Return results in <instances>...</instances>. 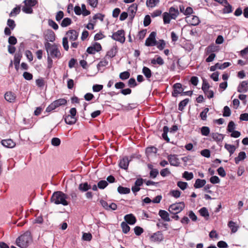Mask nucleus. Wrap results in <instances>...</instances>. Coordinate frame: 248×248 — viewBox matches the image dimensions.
Instances as JSON below:
<instances>
[{
    "mask_svg": "<svg viewBox=\"0 0 248 248\" xmlns=\"http://www.w3.org/2000/svg\"><path fill=\"white\" fill-rule=\"evenodd\" d=\"M210 86L209 83L207 82L205 78L202 79V90L203 92L205 94L207 93V92L208 91Z\"/></svg>",
    "mask_w": 248,
    "mask_h": 248,
    "instance_id": "bb28decb",
    "label": "nucleus"
},
{
    "mask_svg": "<svg viewBox=\"0 0 248 248\" xmlns=\"http://www.w3.org/2000/svg\"><path fill=\"white\" fill-rule=\"evenodd\" d=\"M167 158L170 165L178 167L179 166V159L176 155H170L167 156Z\"/></svg>",
    "mask_w": 248,
    "mask_h": 248,
    "instance_id": "2eb2a0df",
    "label": "nucleus"
},
{
    "mask_svg": "<svg viewBox=\"0 0 248 248\" xmlns=\"http://www.w3.org/2000/svg\"><path fill=\"white\" fill-rule=\"evenodd\" d=\"M156 33L155 31H152L146 39L145 45L147 46H153L157 45V41L155 39Z\"/></svg>",
    "mask_w": 248,
    "mask_h": 248,
    "instance_id": "1a4fd4ad",
    "label": "nucleus"
},
{
    "mask_svg": "<svg viewBox=\"0 0 248 248\" xmlns=\"http://www.w3.org/2000/svg\"><path fill=\"white\" fill-rule=\"evenodd\" d=\"M178 128L177 125H173V126L169 128L167 126L165 125L164 126L163 128V133L162 134V137L166 140L167 142H170V139L168 136V133L170 134H174L177 130Z\"/></svg>",
    "mask_w": 248,
    "mask_h": 248,
    "instance_id": "423d86ee",
    "label": "nucleus"
},
{
    "mask_svg": "<svg viewBox=\"0 0 248 248\" xmlns=\"http://www.w3.org/2000/svg\"><path fill=\"white\" fill-rule=\"evenodd\" d=\"M22 10L24 13L26 14H30L33 13L32 7L25 4L23 6Z\"/></svg>",
    "mask_w": 248,
    "mask_h": 248,
    "instance_id": "49530a36",
    "label": "nucleus"
},
{
    "mask_svg": "<svg viewBox=\"0 0 248 248\" xmlns=\"http://www.w3.org/2000/svg\"><path fill=\"white\" fill-rule=\"evenodd\" d=\"M228 226L231 229L232 233L236 232L239 228V226L233 221H230L228 222Z\"/></svg>",
    "mask_w": 248,
    "mask_h": 248,
    "instance_id": "c85d7f7f",
    "label": "nucleus"
},
{
    "mask_svg": "<svg viewBox=\"0 0 248 248\" xmlns=\"http://www.w3.org/2000/svg\"><path fill=\"white\" fill-rule=\"evenodd\" d=\"M237 91L238 93H247L248 91V80L243 81L237 87Z\"/></svg>",
    "mask_w": 248,
    "mask_h": 248,
    "instance_id": "dca6fc26",
    "label": "nucleus"
},
{
    "mask_svg": "<svg viewBox=\"0 0 248 248\" xmlns=\"http://www.w3.org/2000/svg\"><path fill=\"white\" fill-rule=\"evenodd\" d=\"M193 173L191 172H189L187 171H185L183 173V177L186 179V180H190L193 178Z\"/></svg>",
    "mask_w": 248,
    "mask_h": 248,
    "instance_id": "79ce46f5",
    "label": "nucleus"
},
{
    "mask_svg": "<svg viewBox=\"0 0 248 248\" xmlns=\"http://www.w3.org/2000/svg\"><path fill=\"white\" fill-rule=\"evenodd\" d=\"M142 72L148 80H149V78L152 76V72L151 69L146 66H143Z\"/></svg>",
    "mask_w": 248,
    "mask_h": 248,
    "instance_id": "393cba45",
    "label": "nucleus"
},
{
    "mask_svg": "<svg viewBox=\"0 0 248 248\" xmlns=\"http://www.w3.org/2000/svg\"><path fill=\"white\" fill-rule=\"evenodd\" d=\"M121 226L122 231L124 233H127L129 232L130 228L125 222H122L121 223Z\"/></svg>",
    "mask_w": 248,
    "mask_h": 248,
    "instance_id": "a19ab883",
    "label": "nucleus"
},
{
    "mask_svg": "<svg viewBox=\"0 0 248 248\" xmlns=\"http://www.w3.org/2000/svg\"><path fill=\"white\" fill-rule=\"evenodd\" d=\"M218 50V46L214 45H211L208 46L206 49V53L207 54L217 52Z\"/></svg>",
    "mask_w": 248,
    "mask_h": 248,
    "instance_id": "b1692460",
    "label": "nucleus"
},
{
    "mask_svg": "<svg viewBox=\"0 0 248 248\" xmlns=\"http://www.w3.org/2000/svg\"><path fill=\"white\" fill-rule=\"evenodd\" d=\"M210 133V129L207 126H203L201 128V133L203 136H207Z\"/></svg>",
    "mask_w": 248,
    "mask_h": 248,
    "instance_id": "0e129e2a",
    "label": "nucleus"
},
{
    "mask_svg": "<svg viewBox=\"0 0 248 248\" xmlns=\"http://www.w3.org/2000/svg\"><path fill=\"white\" fill-rule=\"evenodd\" d=\"M231 111L229 107L226 106L223 108V116L224 117H229L231 115Z\"/></svg>",
    "mask_w": 248,
    "mask_h": 248,
    "instance_id": "864d4df0",
    "label": "nucleus"
},
{
    "mask_svg": "<svg viewBox=\"0 0 248 248\" xmlns=\"http://www.w3.org/2000/svg\"><path fill=\"white\" fill-rule=\"evenodd\" d=\"M225 148L229 152L230 155H232L236 150L234 145L226 143L224 146Z\"/></svg>",
    "mask_w": 248,
    "mask_h": 248,
    "instance_id": "e433bc0d",
    "label": "nucleus"
},
{
    "mask_svg": "<svg viewBox=\"0 0 248 248\" xmlns=\"http://www.w3.org/2000/svg\"><path fill=\"white\" fill-rule=\"evenodd\" d=\"M163 239V234L161 231H157L150 236V240L153 242L160 243Z\"/></svg>",
    "mask_w": 248,
    "mask_h": 248,
    "instance_id": "ddd939ff",
    "label": "nucleus"
},
{
    "mask_svg": "<svg viewBox=\"0 0 248 248\" xmlns=\"http://www.w3.org/2000/svg\"><path fill=\"white\" fill-rule=\"evenodd\" d=\"M185 205L183 202L171 204L169 207V212L173 215L177 214L185 208Z\"/></svg>",
    "mask_w": 248,
    "mask_h": 248,
    "instance_id": "39448f33",
    "label": "nucleus"
},
{
    "mask_svg": "<svg viewBox=\"0 0 248 248\" xmlns=\"http://www.w3.org/2000/svg\"><path fill=\"white\" fill-rule=\"evenodd\" d=\"M157 47L160 50H163L166 46V43L163 39H160L158 42L157 41Z\"/></svg>",
    "mask_w": 248,
    "mask_h": 248,
    "instance_id": "de8ad7c7",
    "label": "nucleus"
},
{
    "mask_svg": "<svg viewBox=\"0 0 248 248\" xmlns=\"http://www.w3.org/2000/svg\"><path fill=\"white\" fill-rule=\"evenodd\" d=\"M206 181L204 179H197L194 185L195 188H200L205 186Z\"/></svg>",
    "mask_w": 248,
    "mask_h": 248,
    "instance_id": "a878e982",
    "label": "nucleus"
},
{
    "mask_svg": "<svg viewBox=\"0 0 248 248\" xmlns=\"http://www.w3.org/2000/svg\"><path fill=\"white\" fill-rule=\"evenodd\" d=\"M138 9V5L136 3H133L128 8L129 15H135Z\"/></svg>",
    "mask_w": 248,
    "mask_h": 248,
    "instance_id": "58836bf2",
    "label": "nucleus"
},
{
    "mask_svg": "<svg viewBox=\"0 0 248 248\" xmlns=\"http://www.w3.org/2000/svg\"><path fill=\"white\" fill-rule=\"evenodd\" d=\"M224 136L223 134L217 133L212 134V138L217 142H221L223 140Z\"/></svg>",
    "mask_w": 248,
    "mask_h": 248,
    "instance_id": "c9c22d12",
    "label": "nucleus"
},
{
    "mask_svg": "<svg viewBox=\"0 0 248 248\" xmlns=\"http://www.w3.org/2000/svg\"><path fill=\"white\" fill-rule=\"evenodd\" d=\"M124 219L125 222L129 225H134L137 221L136 217L132 214L126 215L124 217Z\"/></svg>",
    "mask_w": 248,
    "mask_h": 248,
    "instance_id": "f3484780",
    "label": "nucleus"
},
{
    "mask_svg": "<svg viewBox=\"0 0 248 248\" xmlns=\"http://www.w3.org/2000/svg\"><path fill=\"white\" fill-rule=\"evenodd\" d=\"M181 192L179 190H172L170 191V194L175 198L180 197Z\"/></svg>",
    "mask_w": 248,
    "mask_h": 248,
    "instance_id": "680f3d73",
    "label": "nucleus"
},
{
    "mask_svg": "<svg viewBox=\"0 0 248 248\" xmlns=\"http://www.w3.org/2000/svg\"><path fill=\"white\" fill-rule=\"evenodd\" d=\"M4 98L9 102H14L16 98V94L12 92H8L5 93Z\"/></svg>",
    "mask_w": 248,
    "mask_h": 248,
    "instance_id": "6ab92c4d",
    "label": "nucleus"
},
{
    "mask_svg": "<svg viewBox=\"0 0 248 248\" xmlns=\"http://www.w3.org/2000/svg\"><path fill=\"white\" fill-rule=\"evenodd\" d=\"M44 45L47 54H49L50 56L53 58H57L59 59L61 58V53L56 44L51 45L49 42H46Z\"/></svg>",
    "mask_w": 248,
    "mask_h": 248,
    "instance_id": "7ed1b4c3",
    "label": "nucleus"
},
{
    "mask_svg": "<svg viewBox=\"0 0 248 248\" xmlns=\"http://www.w3.org/2000/svg\"><path fill=\"white\" fill-rule=\"evenodd\" d=\"M158 215L161 217V218L164 221H170V219L169 217V214L166 211L160 210L159 211Z\"/></svg>",
    "mask_w": 248,
    "mask_h": 248,
    "instance_id": "412c9836",
    "label": "nucleus"
},
{
    "mask_svg": "<svg viewBox=\"0 0 248 248\" xmlns=\"http://www.w3.org/2000/svg\"><path fill=\"white\" fill-rule=\"evenodd\" d=\"M70 34L69 36V39L71 41H76L77 40L78 36V32L75 30H70L66 32V34Z\"/></svg>",
    "mask_w": 248,
    "mask_h": 248,
    "instance_id": "aec40b11",
    "label": "nucleus"
},
{
    "mask_svg": "<svg viewBox=\"0 0 248 248\" xmlns=\"http://www.w3.org/2000/svg\"><path fill=\"white\" fill-rule=\"evenodd\" d=\"M52 103L57 108L61 106L65 105L67 104V100L64 98H60L53 101Z\"/></svg>",
    "mask_w": 248,
    "mask_h": 248,
    "instance_id": "c756f323",
    "label": "nucleus"
},
{
    "mask_svg": "<svg viewBox=\"0 0 248 248\" xmlns=\"http://www.w3.org/2000/svg\"><path fill=\"white\" fill-rule=\"evenodd\" d=\"M67 196L62 191H57L54 192L50 199L52 202L56 204H61L64 206L68 205L69 203L66 201Z\"/></svg>",
    "mask_w": 248,
    "mask_h": 248,
    "instance_id": "f03ea898",
    "label": "nucleus"
},
{
    "mask_svg": "<svg viewBox=\"0 0 248 248\" xmlns=\"http://www.w3.org/2000/svg\"><path fill=\"white\" fill-rule=\"evenodd\" d=\"M200 215L203 217H204L206 218H208L209 217V214L208 211V210L206 207H202L200 209L199 211Z\"/></svg>",
    "mask_w": 248,
    "mask_h": 248,
    "instance_id": "ea45409f",
    "label": "nucleus"
},
{
    "mask_svg": "<svg viewBox=\"0 0 248 248\" xmlns=\"http://www.w3.org/2000/svg\"><path fill=\"white\" fill-rule=\"evenodd\" d=\"M231 63L229 62H225L222 64H220L218 62L216 63L214 65L211 66L210 67V70L211 71H215L217 69L223 70L230 66Z\"/></svg>",
    "mask_w": 248,
    "mask_h": 248,
    "instance_id": "4468645a",
    "label": "nucleus"
},
{
    "mask_svg": "<svg viewBox=\"0 0 248 248\" xmlns=\"http://www.w3.org/2000/svg\"><path fill=\"white\" fill-rule=\"evenodd\" d=\"M189 24L192 26H197L200 23V20L199 17L196 16H193L192 17L188 19Z\"/></svg>",
    "mask_w": 248,
    "mask_h": 248,
    "instance_id": "473e14b6",
    "label": "nucleus"
},
{
    "mask_svg": "<svg viewBox=\"0 0 248 248\" xmlns=\"http://www.w3.org/2000/svg\"><path fill=\"white\" fill-rule=\"evenodd\" d=\"M111 37L114 40L118 41L121 43H124L125 40L124 30H118L117 32L113 33L111 36Z\"/></svg>",
    "mask_w": 248,
    "mask_h": 248,
    "instance_id": "6e6552de",
    "label": "nucleus"
},
{
    "mask_svg": "<svg viewBox=\"0 0 248 248\" xmlns=\"http://www.w3.org/2000/svg\"><path fill=\"white\" fill-rule=\"evenodd\" d=\"M37 2V0H24L23 1L24 4L30 6L31 7L34 6Z\"/></svg>",
    "mask_w": 248,
    "mask_h": 248,
    "instance_id": "8fccbe9b",
    "label": "nucleus"
},
{
    "mask_svg": "<svg viewBox=\"0 0 248 248\" xmlns=\"http://www.w3.org/2000/svg\"><path fill=\"white\" fill-rule=\"evenodd\" d=\"M20 6H16L11 11V13L9 14V16H16L17 15L19 14V13L20 12Z\"/></svg>",
    "mask_w": 248,
    "mask_h": 248,
    "instance_id": "37998d69",
    "label": "nucleus"
},
{
    "mask_svg": "<svg viewBox=\"0 0 248 248\" xmlns=\"http://www.w3.org/2000/svg\"><path fill=\"white\" fill-rule=\"evenodd\" d=\"M91 188V186L87 182L81 183L78 186V189L82 192H86Z\"/></svg>",
    "mask_w": 248,
    "mask_h": 248,
    "instance_id": "4be33fe9",
    "label": "nucleus"
},
{
    "mask_svg": "<svg viewBox=\"0 0 248 248\" xmlns=\"http://www.w3.org/2000/svg\"><path fill=\"white\" fill-rule=\"evenodd\" d=\"M246 157V154L245 152H240L238 156L234 158L235 163L236 164H238L240 161L244 160Z\"/></svg>",
    "mask_w": 248,
    "mask_h": 248,
    "instance_id": "cd10ccee",
    "label": "nucleus"
},
{
    "mask_svg": "<svg viewBox=\"0 0 248 248\" xmlns=\"http://www.w3.org/2000/svg\"><path fill=\"white\" fill-rule=\"evenodd\" d=\"M1 142L2 145L7 148H12L16 146V143L11 139L3 140Z\"/></svg>",
    "mask_w": 248,
    "mask_h": 248,
    "instance_id": "a211bd4d",
    "label": "nucleus"
},
{
    "mask_svg": "<svg viewBox=\"0 0 248 248\" xmlns=\"http://www.w3.org/2000/svg\"><path fill=\"white\" fill-rule=\"evenodd\" d=\"M151 22V19L150 16L147 15L145 16L143 21V25L144 27L149 26Z\"/></svg>",
    "mask_w": 248,
    "mask_h": 248,
    "instance_id": "4d7b16f0",
    "label": "nucleus"
},
{
    "mask_svg": "<svg viewBox=\"0 0 248 248\" xmlns=\"http://www.w3.org/2000/svg\"><path fill=\"white\" fill-rule=\"evenodd\" d=\"M189 101V98H186L180 101L178 104V110L183 111Z\"/></svg>",
    "mask_w": 248,
    "mask_h": 248,
    "instance_id": "72a5a7b5",
    "label": "nucleus"
},
{
    "mask_svg": "<svg viewBox=\"0 0 248 248\" xmlns=\"http://www.w3.org/2000/svg\"><path fill=\"white\" fill-rule=\"evenodd\" d=\"M72 23V20L70 18H64L61 23V26L62 27H66L70 25Z\"/></svg>",
    "mask_w": 248,
    "mask_h": 248,
    "instance_id": "4c0bfd02",
    "label": "nucleus"
},
{
    "mask_svg": "<svg viewBox=\"0 0 248 248\" xmlns=\"http://www.w3.org/2000/svg\"><path fill=\"white\" fill-rule=\"evenodd\" d=\"M22 57V56L16 54L14 56V65L16 71H18L19 69V64Z\"/></svg>",
    "mask_w": 248,
    "mask_h": 248,
    "instance_id": "7c9ffc66",
    "label": "nucleus"
},
{
    "mask_svg": "<svg viewBox=\"0 0 248 248\" xmlns=\"http://www.w3.org/2000/svg\"><path fill=\"white\" fill-rule=\"evenodd\" d=\"M137 83L134 78H130L128 81V85L130 88H134L137 86Z\"/></svg>",
    "mask_w": 248,
    "mask_h": 248,
    "instance_id": "6e6d98bb",
    "label": "nucleus"
},
{
    "mask_svg": "<svg viewBox=\"0 0 248 248\" xmlns=\"http://www.w3.org/2000/svg\"><path fill=\"white\" fill-rule=\"evenodd\" d=\"M108 185V182L105 180H101L97 184V186L99 188L103 189Z\"/></svg>",
    "mask_w": 248,
    "mask_h": 248,
    "instance_id": "603ef678",
    "label": "nucleus"
},
{
    "mask_svg": "<svg viewBox=\"0 0 248 248\" xmlns=\"http://www.w3.org/2000/svg\"><path fill=\"white\" fill-rule=\"evenodd\" d=\"M7 25L9 28L11 29L12 30H13L16 26L15 21L13 19L10 18L7 20Z\"/></svg>",
    "mask_w": 248,
    "mask_h": 248,
    "instance_id": "5fc2aeb1",
    "label": "nucleus"
},
{
    "mask_svg": "<svg viewBox=\"0 0 248 248\" xmlns=\"http://www.w3.org/2000/svg\"><path fill=\"white\" fill-rule=\"evenodd\" d=\"M32 241L31 232L30 231H27L16 239V243L21 248H26Z\"/></svg>",
    "mask_w": 248,
    "mask_h": 248,
    "instance_id": "f257e3e1",
    "label": "nucleus"
},
{
    "mask_svg": "<svg viewBox=\"0 0 248 248\" xmlns=\"http://www.w3.org/2000/svg\"><path fill=\"white\" fill-rule=\"evenodd\" d=\"M92 239V235L91 233L84 232L82 235V239L84 241H90Z\"/></svg>",
    "mask_w": 248,
    "mask_h": 248,
    "instance_id": "e2e57ef3",
    "label": "nucleus"
},
{
    "mask_svg": "<svg viewBox=\"0 0 248 248\" xmlns=\"http://www.w3.org/2000/svg\"><path fill=\"white\" fill-rule=\"evenodd\" d=\"M117 46H113L109 51H108L107 53L106 57H108V58H113L116 55L117 53Z\"/></svg>",
    "mask_w": 248,
    "mask_h": 248,
    "instance_id": "5701e85b",
    "label": "nucleus"
},
{
    "mask_svg": "<svg viewBox=\"0 0 248 248\" xmlns=\"http://www.w3.org/2000/svg\"><path fill=\"white\" fill-rule=\"evenodd\" d=\"M70 114L66 116L65 121L66 124H75L77 122L76 115L77 111L75 108H72L69 111Z\"/></svg>",
    "mask_w": 248,
    "mask_h": 248,
    "instance_id": "0eeeda50",
    "label": "nucleus"
},
{
    "mask_svg": "<svg viewBox=\"0 0 248 248\" xmlns=\"http://www.w3.org/2000/svg\"><path fill=\"white\" fill-rule=\"evenodd\" d=\"M133 156H131L130 158L129 159L128 157L125 156L121 159L119 162V166L120 168L124 170H127L129 166V162L133 158Z\"/></svg>",
    "mask_w": 248,
    "mask_h": 248,
    "instance_id": "9d476101",
    "label": "nucleus"
},
{
    "mask_svg": "<svg viewBox=\"0 0 248 248\" xmlns=\"http://www.w3.org/2000/svg\"><path fill=\"white\" fill-rule=\"evenodd\" d=\"M224 8L222 9L223 14H229L232 12V6L228 1V4L223 5Z\"/></svg>",
    "mask_w": 248,
    "mask_h": 248,
    "instance_id": "2f4dec72",
    "label": "nucleus"
},
{
    "mask_svg": "<svg viewBox=\"0 0 248 248\" xmlns=\"http://www.w3.org/2000/svg\"><path fill=\"white\" fill-rule=\"evenodd\" d=\"M36 85L39 88H42L45 85L44 80L43 78H38L36 80Z\"/></svg>",
    "mask_w": 248,
    "mask_h": 248,
    "instance_id": "774afa93",
    "label": "nucleus"
},
{
    "mask_svg": "<svg viewBox=\"0 0 248 248\" xmlns=\"http://www.w3.org/2000/svg\"><path fill=\"white\" fill-rule=\"evenodd\" d=\"M159 1V0H147L146 5L147 7L153 8L155 7Z\"/></svg>",
    "mask_w": 248,
    "mask_h": 248,
    "instance_id": "c03bdc74",
    "label": "nucleus"
},
{
    "mask_svg": "<svg viewBox=\"0 0 248 248\" xmlns=\"http://www.w3.org/2000/svg\"><path fill=\"white\" fill-rule=\"evenodd\" d=\"M62 46L64 49L66 51H68L69 49V45H68V38L66 37H64L62 38Z\"/></svg>",
    "mask_w": 248,
    "mask_h": 248,
    "instance_id": "13d9d810",
    "label": "nucleus"
},
{
    "mask_svg": "<svg viewBox=\"0 0 248 248\" xmlns=\"http://www.w3.org/2000/svg\"><path fill=\"white\" fill-rule=\"evenodd\" d=\"M117 191L121 194H127L130 192L129 188L124 187L121 186H118Z\"/></svg>",
    "mask_w": 248,
    "mask_h": 248,
    "instance_id": "f704fd0d",
    "label": "nucleus"
},
{
    "mask_svg": "<svg viewBox=\"0 0 248 248\" xmlns=\"http://www.w3.org/2000/svg\"><path fill=\"white\" fill-rule=\"evenodd\" d=\"M8 43L10 45L14 46L17 43V39L14 36H10L8 40Z\"/></svg>",
    "mask_w": 248,
    "mask_h": 248,
    "instance_id": "052dcab7",
    "label": "nucleus"
},
{
    "mask_svg": "<svg viewBox=\"0 0 248 248\" xmlns=\"http://www.w3.org/2000/svg\"><path fill=\"white\" fill-rule=\"evenodd\" d=\"M134 231L135 234L137 236L140 235L143 232V229L140 226H136Z\"/></svg>",
    "mask_w": 248,
    "mask_h": 248,
    "instance_id": "69168bd1",
    "label": "nucleus"
},
{
    "mask_svg": "<svg viewBox=\"0 0 248 248\" xmlns=\"http://www.w3.org/2000/svg\"><path fill=\"white\" fill-rule=\"evenodd\" d=\"M130 76V74L128 71H124L122 72L119 75V78L122 80H125L128 79Z\"/></svg>",
    "mask_w": 248,
    "mask_h": 248,
    "instance_id": "a18cd8bd",
    "label": "nucleus"
},
{
    "mask_svg": "<svg viewBox=\"0 0 248 248\" xmlns=\"http://www.w3.org/2000/svg\"><path fill=\"white\" fill-rule=\"evenodd\" d=\"M173 91L172 92V96L177 97L179 94H181L184 89L182 87V85L180 83H176L172 86Z\"/></svg>",
    "mask_w": 248,
    "mask_h": 248,
    "instance_id": "f8f14e48",
    "label": "nucleus"
},
{
    "mask_svg": "<svg viewBox=\"0 0 248 248\" xmlns=\"http://www.w3.org/2000/svg\"><path fill=\"white\" fill-rule=\"evenodd\" d=\"M44 37L46 42H53L55 40L56 35L52 30L48 29L44 32Z\"/></svg>",
    "mask_w": 248,
    "mask_h": 248,
    "instance_id": "9b49d317",
    "label": "nucleus"
},
{
    "mask_svg": "<svg viewBox=\"0 0 248 248\" xmlns=\"http://www.w3.org/2000/svg\"><path fill=\"white\" fill-rule=\"evenodd\" d=\"M179 11L177 9L171 7L169 9V13L164 12L163 14L164 24H167L170 23V19H175L179 15Z\"/></svg>",
    "mask_w": 248,
    "mask_h": 248,
    "instance_id": "20e7f679",
    "label": "nucleus"
},
{
    "mask_svg": "<svg viewBox=\"0 0 248 248\" xmlns=\"http://www.w3.org/2000/svg\"><path fill=\"white\" fill-rule=\"evenodd\" d=\"M177 185L183 190L186 189L187 187V183L185 182L178 181L177 183Z\"/></svg>",
    "mask_w": 248,
    "mask_h": 248,
    "instance_id": "bf43d9fd",
    "label": "nucleus"
},
{
    "mask_svg": "<svg viewBox=\"0 0 248 248\" xmlns=\"http://www.w3.org/2000/svg\"><path fill=\"white\" fill-rule=\"evenodd\" d=\"M48 24L55 30H57L59 28L58 25L51 19H48Z\"/></svg>",
    "mask_w": 248,
    "mask_h": 248,
    "instance_id": "3c124183",
    "label": "nucleus"
},
{
    "mask_svg": "<svg viewBox=\"0 0 248 248\" xmlns=\"http://www.w3.org/2000/svg\"><path fill=\"white\" fill-rule=\"evenodd\" d=\"M146 29H143L139 32L138 37L139 40H141L144 38L146 34Z\"/></svg>",
    "mask_w": 248,
    "mask_h": 248,
    "instance_id": "338daca9",
    "label": "nucleus"
},
{
    "mask_svg": "<svg viewBox=\"0 0 248 248\" xmlns=\"http://www.w3.org/2000/svg\"><path fill=\"white\" fill-rule=\"evenodd\" d=\"M24 48H25V44L23 42H21L19 44V46L18 48V50L15 54L22 56L23 52L24 50Z\"/></svg>",
    "mask_w": 248,
    "mask_h": 248,
    "instance_id": "09e8293b",
    "label": "nucleus"
}]
</instances>
